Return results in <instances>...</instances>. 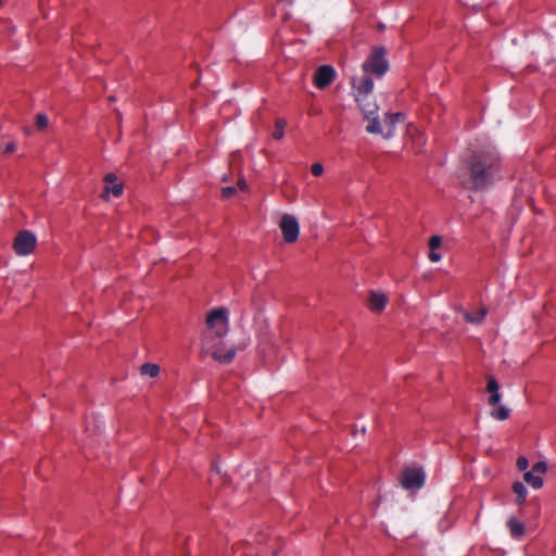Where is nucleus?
Masks as SVG:
<instances>
[{
    "instance_id": "obj_1",
    "label": "nucleus",
    "mask_w": 556,
    "mask_h": 556,
    "mask_svg": "<svg viewBox=\"0 0 556 556\" xmlns=\"http://www.w3.org/2000/svg\"><path fill=\"white\" fill-rule=\"evenodd\" d=\"M501 156L495 147L473 151L467 161L469 180L473 190H484L501 177Z\"/></svg>"
},
{
    "instance_id": "obj_2",
    "label": "nucleus",
    "mask_w": 556,
    "mask_h": 556,
    "mask_svg": "<svg viewBox=\"0 0 556 556\" xmlns=\"http://www.w3.org/2000/svg\"><path fill=\"white\" fill-rule=\"evenodd\" d=\"M228 331V311L225 307L214 308L206 317V330L203 333L202 346L205 352L212 351L214 359L229 364L236 356V349L231 348L223 353L217 346Z\"/></svg>"
},
{
    "instance_id": "obj_3",
    "label": "nucleus",
    "mask_w": 556,
    "mask_h": 556,
    "mask_svg": "<svg viewBox=\"0 0 556 556\" xmlns=\"http://www.w3.org/2000/svg\"><path fill=\"white\" fill-rule=\"evenodd\" d=\"M384 47H376L363 63V71L377 77L383 76L389 71V62L386 58Z\"/></svg>"
},
{
    "instance_id": "obj_4",
    "label": "nucleus",
    "mask_w": 556,
    "mask_h": 556,
    "mask_svg": "<svg viewBox=\"0 0 556 556\" xmlns=\"http://www.w3.org/2000/svg\"><path fill=\"white\" fill-rule=\"evenodd\" d=\"M358 106L361 108L364 117L368 121L366 131L369 134H382V127L378 119V105L370 98L356 97Z\"/></svg>"
},
{
    "instance_id": "obj_5",
    "label": "nucleus",
    "mask_w": 556,
    "mask_h": 556,
    "mask_svg": "<svg viewBox=\"0 0 556 556\" xmlns=\"http://www.w3.org/2000/svg\"><path fill=\"white\" fill-rule=\"evenodd\" d=\"M37 245L36 236L29 230H21L13 240V250L18 256L31 254Z\"/></svg>"
},
{
    "instance_id": "obj_6",
    "label": "nucleus",
    "mask_w": 556,
    "mask_h": 556,
    "mask_svg": "<svg viewBox=\"0 0 556 556\" xmlns=\"http://www.w3.org/2000/svg\"><path fill=\"white\" fill-rule=\"evenodd\" d=\"M425 472L420 468H404L400 476V484L405 490H419L425 484Z\"/></svg>"
},
{
    "instance_id": "obj_7",
    "label": "nucleus",
    "mask_w": 556,
    "mask_h": 556,
    "mask_svg": "<svg viewBox=\"0 0 556 556\" xmlns=\"http://www.w3.org/2000/svg\"><path fill=\"white\" fill-rule=\"evenodd\" d=\"M279 227L281 229L283 240L287 243L296 241L300 233V226L298 219L293 215L285 214L280 219Z\"/></svg>"
},
{
    "instance_id": "obj_8",
    "label": "nucleus",
    "mask_w": 556,
    "mask_h": 556,
    "mask_svg": "<svg viewBox=\"0 0 556 556\" xmlns=\"http://www.w3.org/2000/svg\"><path fill=\"white\" fill-rule=\"evenodd\" d=\"M336 72L330 65L319 66L314 74V84L319 89H325L334 79Z\"/></svg>"
},
{
    "instance_id": "obj_9",
    "label": "nucleus",
    "mask_w": 556,
    "mask_h": 556,
    "mask_svg": "<svg viewBox=\"0 0 556 556\" xmlns=\"http://www.w3.org/2000/svg\"><path fill=\"white\" fill-rule=\"evenodd\" d=\"M117 177L113 173H109L104 177V192L102 194V198L104 200L108 199L109 193H112L114 197H119L123 193V185L116 182Z\"/></svg>"
},
{
    "instance_id": "obj_10",
    "label": "nucleus",
    "mask_w": 556,
    "mask_h": 556,
    "mask_svg": "<svg viewBox=\"0 0 556 556\" xmlns=\"http://www.w3.org/2000/svg\"><path fill=\"white\" fill-rule=\"evenodd\" d=\"M387 296L381 292H370L368 306L372 312H381L387 305Z\"/></svg>"
},
{
    "instance_id": "obj_11",
    "label": "nucleus",
    "mask_w": 556,
    "mask_h": 556,
    "mask_svg": "<svg viewBox=\"0 0 556 556\" xmlns=\"http://www.w3.org/2000/svg\"><path fill=\"white\" fill-rule=\"evenodd\" d=\"M354 87L357 90L356 97L371 98L374 81L369 76H363L358 83V86L354 85Z\"/></svg>"
},
{
    "instance_id": "obj_12",
    "label": "nucleus",
    "mask_w": 556,
    "mask_h": 556,
    "mask_svg": "<svg viewBox=\"0 0 556 556\" xmlns=\"http://www.w3.org/2000/svg\"><path fill=\"white\" fill-rule=\"evenodd\" d=\"M491 417L494 418L495 420H500V421H503V420H506L509 418L510 416V409L507 408L506 406L504 405H496L494 406V408L491 410L490 413Z\"/></svg>"
},
{
    "instance_id": "obj_13",
    "label": "nucleus",
    "mask_w": 556,
    "mask_h": 556,
    "mask_svg": "<svg viewBox=\"0 0 556 556\" xmlns=\"http://www.w3.org/2000/svg\"><path fill=\"white\" fill-rule=\"evenodd\" d=\"M507 526L509 528V531H510V534L514 536V538H520L523 535V532H525V527H523V523H521L520 521H518L517 519L515 518H510L508 521H507Z\"/></svg>"
},
{
    "instance_id": "obj_14",
    "label": "nucleus",
    "mask_w": 556,
    "mask_h": 556,
    "mask_svg": "<svg viewBox=\"0 0 556 556\" xmlns=\"http://www.w3.org/2000/svg\"><path fill=\"white\" fill-rule=\"evenodd\" d=\"M403 114L401 113H395V114H388L384 118V126L387 127V134H386V137H390L391 134H392V128L393 126L400 122L401 119H403Z\"/></svg>"
},
{
    "instance_id": "obj_15",
    "label": "nucleus",
    "mask_w": 556,
    "mask_h": 556,
    "mask_svg": "<svg viewBox=\"0 0 556 556\" xmlns=\"http://www.w3.org/2000/svg\"><path fill=\"white\" fill-rule=\"evenodd\" d=\"M523 480L536 490L543 485V479L541 476L533 473L531 470L523 473Z\"/></svg>"
},
{
    "instance_id": "obj_16",
    "label": "nucleus",
    "mask_w": 556,
    "mask_h": 556,
    "mask_svg": "<svg viewBox=\"0 0 556 556\" xmlns=\"http://www.w3.org/2000/svg\"><path fill=\"white\" fill-rule=\"evenodd\" d=\"M160 370H161L160 366L157 364H153V363H146V364L141 365L139 368V371L141 375L149 376L152 378L159 376Z\"/></svg>"
},
{
    "instance_id": "obj_17",
    "label": "nucleus",
    "mask_w": 556,
    "mask_h": 556,
    "mask_svg": "<svg viewBox=\"0 0 556 556\" xmlns=\"http://www.w3.org/2000/svg\"><path fill=\"white\" fill-rule=\"evenodd\" d=\"M485 315H486V309L485 308H481L477 313L465 312L464 313V318H465L466 321H468L470 324L478 325V324H480L483 320Z\"/></svg>"
},
{
    "instance_id": "obj_18",
    "label": "nucleus",
    "mask_w": 556,
    "mask_h": 556,
    "mask_svg": "<svg viewBox=\"0 0 556 556\" xmlns=\"http://www.w3.org/2000/svg\"><path fill=\"white\" fill-rule=\"evenodd\" d=\"M513 491L517 495L516 503L522 504L527 498V494H528L527 488L523 485V483L516 481L513 484Z\"/></svg>"
},
{
    "instance_id": "obj_19",
    "label": "nucleus",
    "mask_w": 556,
    "mask_h": 556,
    "mask_svg": "<svg viewBox=\"0 0 556 556\" xmlns=\"http://www.w3.org/2000/svg\"><path fill=\"white\" fill-rule=\"evenodd\" d=\"M286 126L285 119H277L275 124V130L273 132V137L276 140H280L283 137V129Z\"/></svg>"
},
{
    "instance_id": "obj_20",
    "label": "nucleus",
    "mask_w": 556,
    "mask_h": 556,
    "mask_svg": "<svg viewBox=\"0 0 556 556\" xmlns=\"http://www.w3.org/2000/svg\"><path fill=\"white\" fill-rule=\"evenodd\" d=\"M486 391L490 394L500 392V384L493 376L488 377Z\"/></svg>"
},
{
    "instance_id": "obj_21",
    "label": "nucleus",
    "mask_w": 556,
    "mask_h": 556,
    "mask_svg": "<svg viewBox=\"0 0 556 556\" xmlns=\"http://www.w3.org/2000/svg\"><path fill=\"white\" fill-rule=\"evenodd\" d=\"M36 126L39 130L45 129L48 126V116L46 114L36 115Z\"/></svg>"
},
{
    "instance_id": "obj_22",
    "label": "nucleus",
    "mask_w": 556,
    "mask_h": 556,
    "mask_svg": "<svg viewBox=\"0 0 556 556\" xmlns=\"http://www.w3.org/2000/svg\"><path fill=\"white\" fill-rule=\"evenodd\" d=\"M547 469V466L544 462H538L533 465L531 471L533 473H536L539 476H541L542 473H544Z\"/></svg>"
},
{
    "instance_id": "obj_23",
    "label": "nucleus",
    "mask_w": 556,
    "mask_h": 556,
    "mask_svg": "<svg viewBox=\"0 0 556 556\" xmlns=\"http://www.w3.org/2000/svg\"><path fill=\"white\" fill-rule=\"evenodd\" d=\"M441 243H442V240H441V237H439V236H432L429 239V248H430V250L439 249L441 247Z\"/></svg>"
},
{
    "instance_id": "obj_24",
    "label": "nucleus",
    "mask_w": 556,
    "mask_h": 556,
    "mask_svg": "<svg viewBox=\"0 0 556 556\" xmlns=\"http://www.w3.org/2000/svg\"><path fill=\"white\" fill-rule=\"evenodd\" d=\"M501 399H502V395L500 392L491 393L488 399V404L491 406H496V405H498Z\"/></svg>"
},
{
    "instance_id": "obj_25",
    "label": "nucleus",
    "mask_w": 556,
    "mask_h": 556,
    "mask_svg": "<svg viewBox=\"0 0 556 556\" xmlns=\"http://www.w3.org/2000/svg\"><path fill=\"white\" fill-rule=\"evenodd\" d=\"M237 192V188L229 186L222 189V195L225 199L232 197Z\"/></svg>"
},
{
    "instance_id": "obj_26",
    "label": "nucleus",
    "mask_w": 556,
    "mask_h": 556,
    "mask_svg": "<svg viewBox=\"0 0 556 556\" xmlns=\"http://www.w3.org/2000/svg\"><path fill=\"white\" fill-rule=\"evenodd\" d=\"M516 465L519 470H526L529 466V462L526 457L520 456L517 458Z\"/></svg>"
},
{
    "instance_id": "obj_27",
    "label": "nucleus",
    "mask_w": 556,
    "mask_h": 556,
    "mask_svg": "<svg viewBox=\"0 0 556 556\" xmlns=\"http://www.w3.org/2000/svg\"><path fill=\"white\" fill-rule=\"evenodd\" d=\"M311 170L314 176H320L324 172V166L320 163H314Z\"/></svg>"
},
{
    "instance_id": "obj_28",
    "label": "nucleus",
    "mask_w": 556,
    "mask_h": 556,
    "mask_svg": "<svg viewBox=\"0 0 556 556\" xmlns=\"http://www.w3.org/2000/svg\"><path fill=\"white\" fill-rule=\"evenodd\" d=\"M429 260L433 263L439 262L441 260V254L435 252V250H430Z\"/></svg>"
},
{
    "instance_id": "obj_29",
    "label": "nucleus",
    "mask_w": 556,
    "mask_h": 556,
    "mask_svg": "<svg viewBox=\"0 0 556 556\" xmlns=\"http://www.w3.org/2000/svg\"><path fill=\"white\" fill-rule=\"evenodd\" d=\"M15 143L14 142H10L7 144L5 149H4V153H13L15 151Z\"/></svg>"
},
{
    "instance_id": "obj_30",
    "label": "nucleus",
    "mask_w": 556,
    "mask_h": 556,
    "mask_svg": "<svg viewBox=\"0 0 556 556\" xmlns=\"http://www.w3.org/2000/svg\"><path fill=\"white\" fill-rule=\"evenodd\" d=\"M238 187H239L241 190H245V188H247V184H245V181H244L243 179H240V180L238 181Z\"/></svg>"
},
{
    "instance_id": "obj_31",
    "label": "nucleus",
    "mask_w": 556,
    "mask_h": 556,
    "mask_svg": "<svg viewBox=\"0 0 556 556\" xmlns=\"http://www.w3.org/2000/svg\"><path fill=\"white\" fill-rule=\"evenodd\" d=\"M115 113H116L117 119L121 122V119H122L121 111L118 109H115Z\"/></svg>"
},
{
    "instance_id": "obj_32",
    "label": "nucleus",
    "mask_w": 556,
    "mask_h": 556,
    "mask_svg": "<svg viewBox=\"0 0 556 556\" xmlns=\"http://www.w3.org/2000/svg\"><path fill=\"white\" fill-rule=\"evenodd\" d=\"M109 100H110L111 102H114V101L116 100V98H115L114 96H111V97H109Z\"/></svg>"
}]
</instances>
